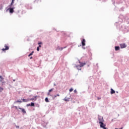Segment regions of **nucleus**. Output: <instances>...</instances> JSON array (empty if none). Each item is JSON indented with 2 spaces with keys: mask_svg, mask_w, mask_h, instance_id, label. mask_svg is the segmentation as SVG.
<instances>
[{
  "mask_svg": "<svg viewBox=\"0 0 129 129\" xmlns=\"http://www.w3.org/2000/svg\"><path fill=\"white\" fill-rule=\"evenodd\" d=\"M41 44H42V42H39L38 43V45H41Z\"/></svg>",
  "mask_w": 129,
  "mask_h": 129,
  "instance_id": "nucleus-33",
  "label": "nucleus"
},
{
  "mask_svg": "<svg viewBox=\"0 0 129 129\" xmlns=\"http://www.w3.org/2000/svg\"><path fill=\"white\" fill-rule=\"evenodd\" d=\"M45 100L46 102H49V100L48 99V98H45Z\"/></svg>",
  "mask_w": 129,
  "mask_h": 129,
  "instance_id": "nucleus-18",
  "label": "nucleus"
},
{
  "mask_svg": "<svg viewBox=\"0 0 129 129\" xmlns=\"http://www.w3.org/2000/svg\"><path fill=\"white\" fill-rule=\"evenodd\" d=\"M14 2H15V0H12V2L10 6V7H12L13 6V4H14Z\"/></svg>",
  "mask_w": 129,
  "mask_h": 129,
  "instance_id": "nucleus-16",
  "label": "nucleus"
},
{
  "mask_svg": "<svg viewBox=\"0 0 129 129\" xmlns=\"http://www.w3.org/2000/svg\"><path fill=\"white\" fill-rule=\"evenodd\" d=\"M9 12L11 14H13V13H14V9L13 8H9Z\"/></svg>",
  "mask_w": 129,
  "mask_h": 129,
  "instance_id": "nucleus-8",
  "label": "nucleus"
},
{
  "mask_svg": "<svg viewBox=\"0 0 129 129\" xmlns=\"http://www.w3.org/2000/svg\"><path fill=\"white\" fill-rule=\"evenodd\" d=\"M120 47L121 49H123V48H125V47H126V45H125V43H121L120 44Z\"/></svg>",
  "mask_w": 129,
  "mask_h": 129,
  "instance_id": "nucleus-4",
  "label": "nucleus"
},
{
  "mask_svg": "<svg viewBox=\"0 0 129 129\" xmlns=\"http://www.w3.org/2000/svg\"><path fill=\"white\" fill-rule=\"evenodd\" d=\"M33 53H34V51H32V52L28 55V57L32 56V55H33Z\"/></svg>",
  "mask_w": 129,
  "mask_h": 129,
  "instance_id": "nucleus-14",
  "label": "nucleus"
},
{
  "mask_svg": "<svg viewBox=\"0 0 129 129\" xmlns=\"http://www.w3.org/2000/svg\"><path fill=\"white\" fill-rule=\"evenodd\" d=\"M0 81L1 82H2V81H3V80H4V78H3V77L2 76H0Z\"/></svg>",
  "mask_w": 129,
  "mask_h": 129,
  "instance_id": "nucleus-13",
  "label": "nucleus"
},
{
  "mask_svg": "<svg viewBox=\"0 0 129 129\" xmlns=\"http://www.w3.org/2000/svg\"><path fill=\"white\" fill-rule=\"evenodd\" d=\"M97 99H98V100H100V99H101V98L98 97Z\"/></svg>",
  "mask_w": 129,
  "mask_h": 129,
  "instance_id": "nucleus-31",
  "label": "nucleus"
},
{
  "mask_svg": "<svg viewBox=\"0 0 129 129\" xmlns=\"http://www.w3.org/2000/svg\"><path fill=\"white\" fill-rule=\"evenodd\" d=\"M27 106H31V104H28L27 105Z\"/></svg>",
  "mask_w": 129,
  "mask_h": 129,
  "instance_id": "nucleus-30",
  "label": "nucleus"
},
{
  "mask_svg": "<svg viewBox=\"0 0 129 129\" xmlns=\"http://www.w3.org/2000/svg\"><path fill=\"white\" fill-rule=\"evenodd\" d=\"M56 96H58L59 97V96H60V95L59 94H57L54 95V98H56Z\"/></svg>",
  "mask_w": 129,
  "mask_h": 129,
  "instance_id": "nucleus-17",
  "label": "nucleus"
},
{
  "mask_svg": "<svg viewBox=\"0 0 129 129\" xmlns=\"http://www.w3.org/2000/svg\"><path fill=\"white\" fill-rule=\"evenodd\" d=\"M30 106H35V103H34L33 102H31Z\"/></svg>",
  "mask_w": 129,
  "mask_h": 129,
  "instance_id": "nucleus-15",
  "label": "nucleus"
},
{
  "mask_svg": "<svg viewBox=\"0 0 129 129\" xmlns=\"http://www.w3.org/2000/svg\"><path fill=\"white\" fill-rule=\"evenodd\" d=\"M37 97H38V96H34V99L35 101L37 100Z\"/></svg>",
  "mask_w": 129,
  "mask_h": 129,
  "instance_id": "nucleus-20",
  "label": "nucleus"
},
{
  "mask_svg": "<svg viewBox=\"0 0 129 129\" xmlns=\"http://www.w3.org/2000/svg\"><path fill=\"white\" fill-rule=\"evenodd\" d=\"M98 119L99 120V123L103 122V121H104V120H103V117L101 116H99L98 117Z\"/></svg>",
  "mask_w": 129,
  "mask_h": 129,
  "instance_id": "nucleus-1",
  "label": "nucleus"
},
{
  "mask_svg": "<svg viewBox=\"0 0 129 129\" xmlns=\"http://www.w3.org/2000/svg\"><path fill=\"white\" fill-rule=\"evenodd\" d=\"M99 123L100 124V127H102L103 129H106V127H105L106 125L104 123H103V122H101V123Z\"/></svg>",
  "mask_w": 129,
  "mask_h": 129,
  "instance_id": "nucleus-2",
  "label": "nucleus"
},
{
  "mask_svg": "<svg viewBox=\"0 0 129 129\" xmlns=\"http://www.w3.org/2000/svg\"><path fill=\"white\" fill-rule=\"evenodd\" d=\"M119 49H120L119 46H115V51H118V50H119Z\"/></svg>",
  "mask_w": 129,
  "mask_h": 129,
  "instance_id": "nucleus-11",
  "label": "nucleus"
},
{
  "mask_svg": "<svg viewBox=\"0 0 129 129\" xmlns=\"http://www.w3.org/2000/svg\"><path fill=\"white\" fill-rule=\"evenodd\" d=\"M76 67L78 70H81V67L80 66H77Z\"/></svg>",
  "mask_w": 129,
  "mask_h": 129,
  "instance_id": "nucleus-12",
  "label": "nucleus"
},
{
  "mask_svg": "<svg viewBox=\"0 0 129 129\" xmlns=\"http://www.w3.org/2000/svg\"><path fill=\"white\" fill-rule=\"evenodd\" d=\"M79 63H80V66L81 67H83V66H84V65H86V63L85 62L82 63V62L79 61Z\"/></svg>",
  "mask_w": 129,
  "mask_h": 129,
  "instance_id": "nucleus-6",
  "label": "nucleus"
},
{
  "mask_svg": "<svg viewBox=\"0 0 129 129\" xmlns=\"http://www.w3.org/2000/svg\"><path fill=\"white\" fill-rule=\"evenodd\" d=\"M37 51H40V48H39V47H37Z\"/></svg>",
  "mask_w": 129,
  "mask_h": 129,
  "instance_id": "nucleus-27",
  "label": "nucleus"
},
{
  "mask_svg": "<svg viewBox=\"0 0 129 129\" xmlns=\"http://www.w3.org/2000/svg\"><path fill=\"white\" fill-rule=\"evenodd\" d=\"M50 92H49L47 93V95L49 96V95H50Z\"/></svg>",
  "mask_w": 129,
  "mask_h": 129,
  "instance_id": "nucleus-28",
  "label": "nucleus"
},
{
  "mask_svg": "<svg viewBox=\"0 0 129 129\" xmlns=\"http://www.w3.org/2000/svg\"><path fill=\"white\" fill-rule=\"evenodd\" d=\"M74 93H77V91L76 90H74Z\"/></svg>",
  "mask_w": 129,
  "mask_h": 129,
  "instance_id": "nucleus-29",
  "label": "nucleus"
},
{
  "mask_svg": "<svg viewBox=\"0 0 129 129\" xmlns=\"http://www.w3.org/2000/svg\"><path fill=\"white\" fill-rule=\"evenodd\" d=\"M123 128V127H122L121 128H115V129H122Z\"/></svg>",
  "mask_w": 129,
  "mask_h": 129,
  "instance_id": "nucleus-36",
  "label": "nucleus"
},
{
  "mask_svg": "<svg viewBox=\"0 0 129 129\" xmlns=\"http://www.w3.org/2000/svg\"><path fill=\"white\" fill-rule=\"evenodd\" d=\"M14 107L16 108V109H18V107H17V106H14Z\"/></svg>",
  "mask_w": 129,
  "mask_h": 129,
  "instance_id": "nucleus-32",
  "label": "nucleus"
},
{
  "mask_svg": "<svg viewBox=\"0 0 129 129\" xmlns=\"http://www.w3.org/2000/svg\"><path fill=\"white\" fill-rule=\"evenodd\" d=\"M114 93H115V91L112 89H111V94H113Z\"/></svg>",
  "mask_w": 129,
  "mask_h": 129,
  "instance_id": "nucleus-10",
  "label": "nucleus"
},
{
  "mask_svg": "<svg viewBox=\"0 0 129 129\" xmlns=\"http://www.w3.org/2000/svg\"><path fill=\"white\" fill-rule=\"evenodd\" d=\"M72 91H73V88H71L70 89V92H72Z\"/></svg>",
  "mask_w": 129,
  "mask_h": 129,
  "instance_id": "nucleus-22",
  "label": "nucleus"
},
{
  "mask_svg": "<svg viewBox=\"0 0 129 129\" xmlns=\"http://www.w3.org/2000/svg\"><path fill=\"white\" fill-rule=\"evenodd\" d=\"M64 48H66V47H64Z\"/></svg>",
  "mask_w": 129,
  "mask_h": 129,
  "instance_id": "nucleus-38",
  "label": "nucleus"
},
{
  "mask_svg": "<svg viewBox=\"0 0 129 129\" xmlns=\"http://www.w3.org/2000/svg\"><path fill=\"white\" fill-rule=\"evenodd\" d=\"M38 47L39 48H41V45H39Z\"/></svg>",
  "mask_w": 129,
  "mask_h": 129,
  "instance_id": "nucleus-35",
  "label": "nucleus"
},
{
  "mask_svg": "<svg viewBox=\"0 0 129 129\" xmlns=\"http://www.w3.org/2000/svg\"><path fill=\"white\" fill-rule=\"evenodd\" d=\"M58 50H60V51H62V50H63V47H59Z\"/></svg>",
  "mask_w": 129,
  "mask_h": 129,
  "instance_id": "nucleus-21",
  "label": "nucleus"
},
{
  "mask_svg": "<svg viewBox=\"0 0 129 129\" xmlns=\"http://www.w3.org/2000/svg\"><path fill=\"white\" fill-rule=\"evenodd\" d=\"M22 101H23V102H29L30 101H29V99H22Z\"/></svg>",
  "mask_w": 129,
  "mask_h": 129,
  "instance_id": "nucleus-9",
  "label": "nucleus"
},
{
  "mask_svg": "<svg viewBox=\"0 0 129 129\" xmlns=\"http://www.w3.org/2000/svg\"><path fill=\"white\" fill-rule=\"evenodd\" d=\"M82 45L83 46H85V39H83L82 41Z\"/></svg>",
  "mask_w": 129,
  "mask_h": 129,
  "instance_id": "nucleus-5",
  "label": "nucleus"
},
{
  "mask_svg": "<svg viewBox=\"0 0 129 129\" xmlns=\"http://www.w3.org/2000/svg\"><path fill=\"white\" fill-rule=\"evenodd\" d=\"M64 101H69V100L68 99L64 98Z\"/></svg>",
  "mask_w": 129,
  "mask_h": 129,
  "instance_id": "nucleus-26",
  "label": "nucleus"
},
{
  "mask_svg": "<svg viewBox=\"0 0 129 129\" xmlns=\"http://www.w3.org/2000/svg\"><path fill=\"white\" fill-rule=\"evenodd\" d=\"M5 48H3L2 50L3 52H5V51H7L10 49V47L9 46H8L7 44H5Z\"/></svg>",
  "mask_w": 129,
  "mask_h": 129,
  "instance_id": "nucleus-3",
  "label": "nucleus"
},
{
  "mask_svg": "<svg viewBox=\"0 0 129 129\" xmlns=\"http://www.w3.org/2000/svg\"><path fill=\"white\" fill-rule=\"evenodd\" d=\"M30 59H33V57H32V56L30 57Z\"/></svg>",
  "mask_w": 129,
  "mask_h": 129,
  "instance_id": "nucleus-34",
  "label": "nucleus"
},
{
  "mask_svg": "<svg viewBox=\"0 0 129 129\" xmlns=\"http://www.w3.org/2000/svg\"><path fill=\"white\" fill-rule=\"evenodd\" d=\"M33 101V100H35V99L34 98H31V99H29V101Z\"/></svg>",
  "mask_w": 129,
  "mask_h": 129,
  "instance_id": "nucleus-25",
  "label": "nucleus"
},
{
  "mask_svg": "<svg viewBox=\"0 0 129 129\" xmlns=\"http://www.w3.org/2000/svg\"><path fill=\"white\" fill-rule=\"evenodd\" d=\"M53 89H51L49 90L48 92H52V91H53Z\"/></svg>",
  "mask_w": 129,
  "mask_h": 129,
  "instance_id": "nucleus-23",
  "label": "nucleus"
},
{
  "mask_svg": "<svg viewBox=\"0 0 129 129\" xmlns=\"http://www.w3.org/2000/svg\"><path fill=\"white\" fill-rule=\"evenodd\" d=\"M3 90H4V88L0 87V92H2V91H3Z\"/></svg>",
  "mask_w": 129,
  "mask_h": 129,
  "instance_id": "nucleus-19",
  "label": "nucleus"
},
{
  "mask_svg": "<svg viewBox=\"0 0 129 129\" xmlns=\"http://www.w3.org/2000/svg\"><path fill=\"white\" fill-rule=\"evenodd\" d=\"M16 102H20V103H22V101L20 100H18Z\"/></svg>",
  "mask_w": 129,
  "mask_h": 129,
  "instance_id": "nucleus-24",
  "label": "nucleus"
},
{
  "mask_svg": "<svg viewBox=\"0 0 129 129\" xmlns=\"http://www.w3.org/2000/svg\"><path fill=\"white\" fill-rule=\"evenodd\" d=\"M13 81H15V80H14Z\"/></svg>",
  "mask_w": 129,
  "mask_h": 129,
  "instance_id": "nucleus-37",
  "label": "nucleus"
},
{
  "mask_svg": "<svg viewBox=\"0 0 129 129\" xmlns=\"http://www.w3.org/2000/svg\"><path fill=\"white\" fill-rule=\"evenodd\" d=\"M19 108V109H21V111H22V112H23V113H26V110H25V109H24V108Z\"/></svg>",
  "mask_w": 129,
  "mask_h": 129,
  "instance_id": "nucleus-7",
  "label": "nucleus"
}]
</instances>
